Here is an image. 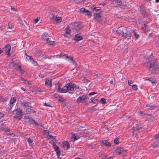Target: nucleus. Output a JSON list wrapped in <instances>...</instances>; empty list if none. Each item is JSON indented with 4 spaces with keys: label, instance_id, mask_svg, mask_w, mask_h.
Listing matches in <instances>:
<instances>
[{
    "label": "nucleus",
    "instance_id": "1",
    "mask_svg": "<svg viewBox=\"0 0 159 159\" xmlns=\"http://www.w3.org/2000/svg\"><path fill=\"white\" fill-rule=\"evenodd\" d=\"M144 65L149 70L153 73L157 69H159V64L157 62V60L152 56H151L148 61Z\"/></svg>",
    "mask_w": 159,
    "mask_h": 159
},
{
    "label": "nucleus",
    "instance_id": "2",
    "mask_svg": "<svg viewBox=\"0 0 159 159\" xmlns=\"http://www.w3.org/2000/svg\"><path fill=\"white\" fill-rule=\"evenodd\" d=\"M21 107L27 114L29 112L33 107L31 106V103L28 102H21L20 104Z\"/></svg>",
    "mask_w": 159,
    "mask_h": 159
},
{
    "label": "nucleus",
    "instance_id": "3",
    "mask_svg": "<svg viewBox=\"0 0 159 159\" xmlns=\"http://www.w3.org/2000/svg\"><path fill=\"white\" fill-rule=\"evenodd\" d=\"M89 98L86 95H80L77 99L76 102L78 103L80 102L85 103L87 105L89 102Z\"/></svg>",
    "mask_w": 159,
    "mask_h": 159
},
{
    "label": "nucleus",
    "instance_id": "4",
    "mask_svg": "<svg viewBox=\"0 0 159 159\" xmlns=\"http://www.w3.org/2000/svg\"><path fill=\"white\" fill-rule=\"evenodd\" d=\"M51 38V37L48 36V35L46 34V33H44L42 35V40L46 41V43L48 44L54 45L55 44V42L53 41H52L50 39Z\"/></svg>",
    "mask_w": 159,
    "mask_h": 159
},
{
    "label": "nucleus",
    "instance_id": "5",
    "mask_svg": "<svg viewBox=\"0 0 159 159\" xmlns=\"http://www.w3.org/2000/svg\"><path fill=\"white\" fill-rule=\"evenodd\" d=\"M13 113L14 114L15 113V115L14 116V118H17L19 120L21 119L23 115L21 109L20 108H17L13 111Z\"/></svg>",
    "mask_w": 159,
    "mask_h": 159
},
{
    "label": "nucleus",
    "instance_id": "6",
    "mask_svg": "<svg viewBox=\"0 0 159 159\" xmlns=\"http://www.w3.org/2000/svg\"><path fill=\"white\" fill-rule=\"evenodd\" d=\"M73 87H71L70 83L67 84L64 87L61 88L60 93H66L68 91L73 90Z\"/></svg>",
    "mask_w": 159,
    "mask_h": 159
},
{
    "label": "nucleus",
    "instance_id": "7",
    "mask_svg": "<svg viewBox=\"0 0 159 159\" xmlns=\"http://www.w3.org/2000/svg\"><path fill=\"white\" fill-rule=\"evenodd\" d=\"M72 26L73 29L78 31L80 30L82 27L80 23L79 22L73 23L72 24Z\"/></svg>",
    "mask_w": 159,
    "mask_h": 159
},
{
    "label": "nucleus",
    "instance_id": "8",
    "mask_svg": "<svg viewBox=\"0 0 159 159\" xmlns=\"http://www.w3.org/2000/svg\"><path fill=\"white\" fill-rule=\"evenodd\" d=\"M80 12L85 15H86L88 16H92V13L91 11L85 9L84 8H82L80 9Z\"/></svg>",
    "mask_w": 159,
    "mask_h": 159
},
{
    "label": "nucleus",
    "instance_id": "9",
    "mask_svg": "<svg viewBox=\"0 0 159 159\" xmlns=\"http://www.w3.org/2000/svg\"><path fill=\"white\" fill-rule=\"evenodd\" d=\"M122 36L129 39L131 37V34L129 31H127L126 29H124V33L122 35Z\"/></svg>",
    "mask_w": 159,
    "mask_h": 159
},
{
    "label": "nucleus",
    "instance_id": "10",
    "mask_svg": "<svg viewBox=\"0 0 159 159\" xmlns=\"http://www.w3.org/2000/svg\"><path fill=\"white\" fill-rule=\"evenodd\" d=\"M115 151L116 153L118 155L120 154H124L126 152V151L125 150H124L123 148L120 147H118L116 148Z\"/></svg>",
    "mask_w": 159,
    "mask_h": 159
},
{
    "label": "nucleus",
    "instance_id": "11",
    "mask_svg": "<svg viewBox=\"0 0 159 159\" xmlns=\"http://www.w3.org/2000/svg\"><path fill=\"white\" fill-rule=\"evenodd\" d=\"M94 19L96 20L99 22H102V20L99 13H95L93 15Z\"/></svg>",
    "mask_w": 159,
    "mask_h": 159
},
{
    "label": "nucleus",
    "instance_id": "12",
    "mask_svg": "<svg viewBox=\"0 0 159 159\" xmlns=\"http://www.w3.org/2000/svg\"><path fill=\"white\" fill-rule=\"evenodd\" d=\"M138 9L142 14L144 16L145 15V13H146V11L145 9V6L144 5H142Z\"/></svg>",
    "mask_w": 159,
    "mask_h": 159
},
{
    "label": "nucleus",
    "instance_id": "13",
    "mask_svg": "<svg viewBox=\"0 0 159 159\" xmlns=\"http://www.w3.org/2000/svg\"><path fill=\"white\" fill-rule=\"evenodd\" d=\"M2 131L4 132L5 134L8 136L12 135L13 134V132H11L10 129H8L3 128Z\"/></svg>",
    "mask_w": 159,
    "mask_h": 159
},
{
    "label": "nucleus",
    "instance_id": "14",
    "mask_svg": "<svg viewBox=\"0 0 159 159\" xmlns=\"http://www.w3.org/2000/svg\"><path fill=\"white\" fill-rule=\"evenodd\" d=\"M11 49V46L9 44H7L5 47V51L6 53H8V56H10L11 54L10 53V51Z\"/></svg>",
    "mask_w": 159,
    "mask_h": 159
},
{
    "label": "nucleus",
    "instance_id": "15",
    "mask_svg": "<svg viewBox=\"0 0 159 159\" xmlns=\"http://www.w3.org/2000/svg\"><path fill=\"white\" fill-rule=\"evenodd\" d=\"M63 147L65 149L67 150L68 149L70 148V144L69 142L67 141H65L62 143Z\"/></svg>",
    "mask_w": 159,
    "mask_h": 159
},
{
    "label": "nucleus",
    "instance_id": "16",
    "mask_svg": "<svg viewBox=\"0 0 159 159\" xmlns=\"http://www.w3.org/2000/svg\"><path fill=\"white\" fill-rule=\"evenodd\" d=\"M74 39L76 41L78 42L82 39V37L79 34H77L75 35L74 38Z\"/></svg>",
    "mask_w": 159,
    "mask_h": 159
},
{
    "label": "nucleus",
    "instance_id": "17",
    "mask_svg": "<svg viewBox=\"0 0 159 159\" xmlns=\"http://www.w3.org/2000/svg\"><path fill=\"white\" fill-rule=\"evenodd\" d=\"M101 159H113V157H108L106 155L104 154H102L100 157Z\"/></svg>",
    "mask_w": 159,
    "mask_h": 159
},
{
    "label": "nucleus",
    "instance_id": "18",
    "mask_svg": "<svg viewBox=\"0 0 159 159\" xmlns=\"http://www.w3.org/2000/svg\"><path fill=\"white\" fill-rule=\"evenodd\" d=\"M82 82L84 83H86L87 85L89 86L91 84V82L87 79L86 77H84V79L82 80Z\"/></svg>",
    "mask_w": 159,
    "mask_h": 159
},
{
    "label": "nucleus",
    "instance_id": "19",
    "mask_svg": "<svg viewBox=\"0 0 159 159\" xmlns=\"http://www.w3.org/2000/svg\"><path fill=\"white\" fill-rule=\"evenodd\" d=\"M55 85L56 89L57 91L59 93H60L61 89V88L60 87L61 86V84L59 83H57Z\"/></svg>",
    "mask_w": 159,
    "mask_h": 159
},
{
    "label": "nucleus",
    "instance_id": "20",
    "mask_svg": "<svg viewBox=\"0 0 159 159\" xmlns=\"http://www.w3.org/2000/svg\"><path fill=\"white\" fill-rule=\"evenodd\" d=\"M101 143L106 146L109 147L111 145V143L107 140H101Z\"/></svg>",
    "mask_w": 159,
    "mask_h": 159
},
{
    "label": "nucleus",
    "instance_id": "21",
    "mask_svg": "<svg viewBox=\"0 0 159 159\" xmlns=\"http://www.w3.org/2000/svg\"><path fill=\"white\" fill-rule=\"evenodd\" d=\"M138 113L139 115L143 117H147L148 116H150L151 115V114L150 115L149 114H145L141 111H138Z\"/></svg>",
    "mask_w": 159,
    "mask_h": 159
},
{
    "label": "nucleus",
    "instance_id": "22",
    "mask_svg": "<svg viewBox=\"0 0 159 159\" xmlns=\"http://www.w3.org/2000/svg\"><path fill=\"white\" fill-rule=\"evenodd\" d=\"M119 28H118L117 30L116 31V34H118L119 35H122L123 33H124V30H121Z\"/></svg>",
    "mask_w": 159,
    "mask_h": 159
},
{
    "label": "nucleus",
    "instance_id": "23",
    "mask_svg": "<svg viewBox=\"0 0 159 159\" xmlns=\"http://www.w3.org/2000/svg\"><path fill=\"white\" fill-rule=\"evenodd\" d=\"M59 57L61 58L67 59L69 57L68 56H66V54L63 53L61 52L60 54Z\"/></svg>",
    "mask_w": 159,
    "mask_h": 159
},
{
    "label": "nucleus",
    "instance_id": "24",
    "mask_svg": "<svg viewBox=\"0 0 159 159\" xmlns=\"http://www.w3.org/2000/svg\"><path fill=\"white\" fill-rule=\"evenodd\" d=\"M145 80H149L151 82L152 84H153L156 82V80L153 78L150 77L148 79H147Z\"/></svg>",
    "mask_w": 159,
    "mask_h": 159
},
{
    "label": "nucleus",
    "instance_id": "25",
    "mask_svg": "<svg viewBox=\"0 0 159 159\" xmlns=\"http://www.w3.org/2000/svg\"><path fill=\"white\" fill-rule=\"evenodd\" d=\"M92 10H93V11L95 10L97 11L96 13H100L102 11L101 9L100 8V7H93V8Z\"/></svg>",
    "mask_w": 159,
    "mask_h": 159
},
{
    "label": "nucleus",
    "instance_id": "26",
    "mask_svg": "<svg viewBox=\"0 0 159 159\" xmlns=\"http://www.w3.org/2000/svg\"><path fill=\"white\" fill-rule=\"evenodd\" d=\"M27 139V141L29 143L30 146H32V143L33 142L34 140L30 139V138H26Z\"/></svg>",
    "mask_w": 159,
    "mask_h": 159
},
{
    "label": "nucleus",
    "instance_id": "27",
    "mask_svg": "<svg viewBox=\"0 0 159 159\" xmlns=\"http://www.w3.org/2000/svg\"><path fill=\"white\" fill-rule=\"evenodd\" d=\"M52 145L53 146V148L55 151L60 150L59 147L56 145L55 143H53Z\"/></svg>",
    "mask_w": 159,
    "mask_h": 159
},
{
    "label": "nucleus",
    "instance_id": "28",
    "mask_svg": "<svg viewBox=\"0 0 159 159\" xmlns=\"http://www.w3.org/2000/svg\"><path fill=\"white\" fill-rule=\"evenodd\" d=\"M133 32L134 36V38L135 39H138L139 38V35L137 34L135 30H133Z\"/></svg>",
    "mask_w": 159,
    "mask_h": 159
},
{
    "label": "nucleus",
    "instance_id": "29",
    "mask_svg": "<svg viewBox=\"0 0 159 159\" xmlns=\"http://www.w3.org/2000/svg\"><path fill=\"white\" fill-rule=\"evenodd\" d=\"M152 147L154 148H158L159 147V144L158 142L157 141V143L154 142L152 145Z\"/></svg>",
    "mask_w": 159,
    "mask_h": 159
},
{
    "label": "nucleus",
    "instance_id": "30",
    "mask_svg": "<svg viewBox=\"0 0 159 159\" xmlns=\"http://www.w3.org/2000/svg\"><path fill=\"white\" fill-rule=\"evenodd\" d=\"M65 30H66V31H65L66 33L70 34V33L71 32V30H70V27H69V25H68L66 27Z\"/></svg>",
    "mask_w": 159,
    "mask_h": 159
},
{
    "label": "nucleus",
    "instance_id": "31",
    "mask_svg": "<svg viewBox=\"0 0 159 159\" xmlns=\"http://www.w3.org/2000/svg\"><path fill=\"white\" fill-rule=\"evenodd\" d=\"M13 106V104L10 103L8 104V106L7 105L6 107H7V108L9 110H11V109Z\"/></svg>",
    "mask_w": 159,
    "mask_h": 159
},
{
    "label": "nucleus",
    "instance_id": "32",
    "mask_svg": "<svg viewBox=\"0 0 159 159\" xmlns=\"http://www.w3.org/2000/svg\"><path fill=\"white\" fill-rule=\"evenodd\" d=\"M76 135L73 133H71V139L72 140L73 139V141H75L77 140V139L75 138Z\"/></svg>",
    "mask_w": 159,
    "mask_h": 159
},
{
    "label": "nucleus",
    "instance_id": "33",
    "mask_svg": "<svg viewBox=\"0 0 159 159\" xmlns=\"http://www.w3.org/2000/svg\"><path fill=\"white\" fill-rule=\"evenodd\" d=\"M30 122H31L32 124H34L36 126L40 125V126H42L41 125H40L39 124L37 123L35 121V120L33 118L32 119H31V121Z\"/></svg>",
    "mask_w": 159,
    "mask_h": 159
},
{
    "label": "nucleus",
    "instance_id": "34",
    "mask_svg": "<svg viewBox=\"0 0 159 159\" xmlns=\"http://www.w3.org/2000/svg\"><path fill=\"white\" fill-rule=\"evenodd\" d=\"M16 101V98L14 97L13 98H11L10 102V103L11 104H14L15 102Z\"/></svg>",
    "mask_w": 159,
    "mask_h": 159
},
{
    "label": "nucleus",
    "instance_id": "35",
    "mask_svg": "<svg viewBox=\"0 0 159 159\" xmlns=\"http://www.w3.org/2000/svg\"><path fill=\"white\" fill-rule=\"evenodd\" d=\"M146 107H148V109H153L155 108V107L152 105L147 104L146 105Z\"/></svg>",
    "mask_w": 159,
    "mask_h": 159
},
{
    "label": "nucleus",
    "instance_id": "36",
    "mask_svg": "<svg viewBox=\"0 0 159 159\" xmlns=\"http://www.w3.org/2000/svg\"><path fill=\"white\" fill-rule=\"evenodd\" d=\"M141 127H139L138 125H137L135 127H133L134 131H137L141 129Z\"/></svg>",
    "mask_w": 159,
    "mask_h": 159
},
{
    "label": "nucleus",
    "instance_id": "37",
    "mask_svg": "<svg viewBox=\"0 0 159 159\" xmlns=\"http://www.w3.org/2000/svg\"><path fill=\"white\" fill-rule=\"evenodd\" d=\"M71 87H73V90L74 89V88H75L76 89H79V86L78 85H75L74 84H72L70 83Z\"/></svg>",
    "mask_w": 159,
    "mask_h": 159
},
{
    "label": "nucleus",
    "instance_id": "38",
    "mask_svg": "<svg viewBox=\"0 0 159 159\" xmlns=\"http://www.w3.org/2000/svg\"><path fill=\"white\" fill-rule=\"evenodd\" d=\"M56 21L58 23H60L61 22L62 20V19H61V17H57V16H56V17L55 18Z\"/></svg>",
    "mask_w": 159,
    "mask_h": 159
},
{
    "label": "nucleus",
    "instance_id": "39",
    "mask_svg": "<svg viewBox=\"0 0 159 159\" xmlns=\"http://www.w3.org/2000/svg\"><path fill=\"white\" fill-rule=\"evenodd\" d=\"M144 27L145 28V30L147 32L150 31V29L148 27V26L146 25L145 23H144Z\"/></svg>",
    "mask_w": 159,
    "mask_h": 159
},
{
    "label": "nucleus",
    "instance_id": "40",
    "mask_svg": "<svg viewBox=\"0 0 159 159\" xmlns=\"http://www.w3.org/2000/svg\"><path fill=\"white\" fill-rule=\"evenodd\" d=\"M68 58L69 59L68 60V61L69 60H70V61H71V63L72 64H75V65H76V63L75 61L73 60V59L72 57H69Z\"/></svg>",
    "mask_w": 159,
    "mask_h": 159
},
{
    "label": "nucleus",
    "instance_id": "41",
    "mask_svg": "<svg viewBox=\"0 0 159 159\" xmlns=\"http://www.w3.org/2000/svg\"><path fill=\"white\" fill-rule=\"evenodd\" d=\"M98 99H94L93 101H92L90 102H89V103H93V104H97L98 102Z\"/></svg>",
    "mask_w": 159,
    "mask_h": 159
},
{
    "label": "nucleus",
    "instance_id": "42",
    "mask_svg": "<svg viewBox=\"0 0 159 159\" xmlns=\"http://www.w3.org/2000/svg\"><path fill=\"white\" fill-rule=\"evenodd\" d=\"M45 85H48V86L49 84L51 86L52 85V83H51V81H50L49 82V80L48 79L47 80V79H46V80L45 83Z\"/></svg>",
    "mask_w": 159,
    "mask_h": 159
},
{
    "label": "nucleus",
    "instance_id": "43",
    "mask_svg": "<svg viewBox=\"0 0 159 159\" xmlns=\"http://www.w3.org/2000/svg\"><path fill=\"white\" fill-rule=\"evenodd\" d=\"M100 102L102 104H104L106 103V99L103 98H101L100 100Z\"/></svg>",
    "mask_w": 159,
    "mask_h": 159
},
{
    "label": "nucleus",
    "instance_id": "44",
    "mask_svg": "<svg viewBox=\"0 0 159 159\" xmlns=\"http://www.w3.org/2000/svg\"><path fill=\"white\" fill-rule=\"evenodd\" d=\"M13 66L15 67V68H19V69L21 67V66L18 65L17 63H15L14 64Z\"/></svg>",
    "mask_w": 159,
    "mask_h": 159
},
{
    "label": "nucleus",
    "instance_id": "45",
    "mask_svg": "<svg viewBox=\"0 0 159 159\" xmlns=\"http://www.w3.org/2000/svg\"><path fill=\"white\" fill-rule=\"evenodd\" d=\"M132 89L134 90H136L138 88L137 85L135 84H134L132 86Z\"/></svg>",
    "mask_w": 159,
    "mask_h": 159
},
{
    "label": "nucleus",
    "instance_id": "46",
    "mask_svg": "<svg viewBox=\"0 0 159 159\" xmlns=\"http://www.w3.org/2000/svg\"><path fill=\"white\" fill-rule=\"evenodd\" d=\"M24 119H28L29 120V121L30 122L31 121V119H32V118L30 116H25L24 117Z\"/></svg>",
    "mask_w": 159,
    "mask_h": 159
},
{
    "label": "nucleus",
    "instance_id": "47",
    "mask_svg": "<svg viewBox=\"0 0 159 159\" xmlns=\"http://www.w3.org/2000/svg\"><path fill=\"white\" fill-rule=\"evenodd\" d=\"M56 152L57 156L58 158H60L59 157L61 155V152L60 150L56 151Z\"/></svg>",
    "mask_w": 159,
    "mask_h": 159
},
{
    "label": "nucleus",
    "instance_id": "48",
    "mask_svg": "<svg viewBox=\"0 0 159 159\" xmlns=\"http://www.w3.org/2000/svg\"><path fill=\"white\" fill-rule=\"evenodd\" d=\"M114 142L115 143L118 144L119 142V139L118 138H116L114 141Z\"/></svg>",
    "mask_w": 159,
    "mask_h": 159
},
{
    "label": "nucleus",
    "instance_id": "49",
    "mask_svg": "<svg viewBox=\"0 0 159 159\" xmlns=\"http://www.w3.org/2000/svg\"><path fill=\"white\" fill-rule=\"evenodd\" d=\"M64 36L68 38H70L71 37V35L69 33H66L64 34Z\"/></svg>",
    "mask_w": 159,
    "mask_h": 159
},
{
    "label": "nucleus",
    "instance_id": "50",
    "mask_svg": "<svg viewBox=\"0 0 159 159\" xmlns=\"http://www.w3.org/2000/svg\"><path fill=\"white\" fill-rule=\"evenodd\" d=\"M18 20L19 21V23L20 24L21 27H23V26H25L24 24L22 23L23 21L22 20H21L20 19H18Z\"/></svg>",
    "mask_w": 159,
    "mask_h": 159
},
{
    "label": "nucleus",
    "instance_id": "51",
    "mask_svg": "<svg viewBox=\"0 0 159 159\" xmlns=\"http://www.w3.org/2000/svg\"><path fill=\"white\" fill-rule=\"evenodd\" d=\"M155 139H157V141H159V134H156L155 135Z\"/></svg>",
    "mask_w": 159,
    "mask_h": 159
},
{
    "label": "nucleus",
    "instance_id": "52",
    "mask_svg": "<svg viewBox=\"0 0 159 159\" xmlns=\"http://www.w3.org/2000/svg\"><path fill=\"white\" fill-rule=\"evenodd\" d=\"M113 2H116L118 3V4H121V1L120 0H112Z\"/></svg>",
    "mask_w": 159,
    "mask_h": 159
},
{
    "label": "nucleus",
    "instance_id": "53",
    "mask_svg": "<svg viewBox=\"0 0 159 159\" xmlns=\"http://www.w3.org/2000/svg\"><path fill=\"white\" fill-rule=\"evenodd\" d=\"M19 71L20 72L21 74H23L25 72V71L21 68L19 69Z\"/></svg>",
    "mask_w": 159,
    "mask_h": 159
},
{
    "label": "nucleus",
    "instance_id": "54",
    "mask_svg": "<svg viewBox=\"0 0 159 159\" xmlns=\"http://www.w3.org/2000/svg\"><path fill=\"white\" fill-rule=\"evenodd\" d=\"M36 111L33 110V108H31V109L30 110V111L29 112H28V113H36Z\"/></svg>",
    "mask_w": 159,
    "mask_h": 159
},
{
    "label": "nucleus",
    "instance_id": "55",
    "mask_svg": "<svg viewBox=\"0 0 159 159\" xmlns=\"http://www.w3.org/2000/svg\"><path fill=\"white\" fill-rule=\"evenodd\" d=\"M97 92H93L91 93H89V95L90 96L93 95L94 94H97Z\"/></svg>",
    "mask_w": 159,
    "mask_h": 159
},
{
    "label": "nucleus",
    "instance_id": "56",
    "mask_svg": "<svg viewBox=\"0 0 159 159\" xmlns=\"http://www.w3.org/2000/svg\"><path fill=\"white\" fill-rule=\"evenodd\" d=\"M5 115V114H3L2 112H0V119L2 118Z\"/></svg>",
    "mask_w": 159,
    "mask_h": 159
},
{
    "label": "nucleus",
    "instance_id": "57",
    "mask_svg": "<svg viewBox=\"0 0 159 159\" xmlns=\"http://www.w3.org/2000/svg\"><path fill=\"white\" fill-rule=\"evenodd\" d=\"M39 19L38 18V17L35 20H34V23H37L39 20Z\"/></svg>",
    "mask_w": 159,
    "mask_h": 159
},
{
    "label": "nucleus",
    "instance_id": "58",
    "mask_svg": "<svg viewBox=\"0 0 159 159\" xmlns=\"http://www.w3.org/2000/svg\"><path fill=\"white\" fill-rule=\"evenodd\" d=\"M44 105L46 106H48V107H51V106L50 105L48 104L46 102H45L44 103Z\"/></svg>",
    "mask_w": 159,
    "mask_h": 159
},
{
    "label": "nucleus",
    "instance_id": "59",
    "mask_svg": "<svg viewBox=\"0 0 159 159\" xmlns=\"http://www.w3.org/2000/svg\"><path fill=\"white\" fill-rule=\"evenodd\" d=\"M132 83H133V82L132 81H130L129 80L128 81V84L129 86H130V85L129 84H132Z\"/></svg>",
    "mask_w": 159,
    "mask_h": 159
},
{
    "label": "nucleus",
    "instance_id": "60",
    "mask_svg": "<svg viewBox=\"0 0 159 159\" xmlns=\"http://www.w3.org/2000/svg\"><path fill=\"white\" fill-rule=\"evenodd\" d=\"M20 79H21V80L22 81H27V80H25V79H24L22 77H21L20 78Z\"/></svg>",
    "mask_w": 159,
    "mask_h": 159
},
{
    "label": "nucleus",
    "instance_id": "61",
    "mask_svg": "<svg viewBox=\"0 0 159 159\" xmlns=\"http://www.w3.org/2000/svg\"><path fill=\"white\" fill-rule=\"evenodd\" d=\"M8 27L10 29H11L13 28V26L11 25H8Z\"/></svg>",
    "mask_w": 159,
    "mask_h": 159
},
{
    "label": "nucleus",
    "instance_id": "62",
    "mask_svg": "<svg viewBox=\"0 0 159 159\" xmlns=\"http://www.w3.org/2000/svg\"><path fill=\"white\" fill-rule=\"evenodd\" d=\"M49 137L50 138L52 139H55L54 137L52 135H50Z\"/></svg>",
    "mask_w": 159,
    "mask_h": 159
},
{
    "label": "nucleus",
    "instance_id": "63",
    "mask_svg": "<svg viewBox=\"0 0 159 159\" xmlns=\"http://www.w3.org/2000/svg\"><path fill=\"white\" fill-rule=\"evenodd\" d=\"M91 109L92 110H93V111H96L97 110V109H95L94 108V107H92V108H91Z\"/></svg>",
    "mask_w": 159,
    "mask_h": 159
},
{
    "label": "nucleus",
    "instance_id": "64",
    "mask_svg": "<svg viewBox=\"0 0 159 159\" xmlns=\"http://www.w3.org/2000/svg\"><path fill=\"white\" fill-rule=\"evenodd\" d=\"M29 59L30 60H31L32 59L34 60L33 58L31 57V56H29Z\"/></svg>",
    "mask_w": 159,
    "mask_h": 159
}]
</instances>
